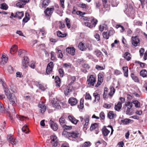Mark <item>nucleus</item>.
<instances>
[{
  "instance_id": "5fc2aeb1",
  "label": "nucleus",
  "mask_w": 147,
  "mask_h": 147,
  "mask_svg": "<svg viewBox=\"0 0 147 147\" xmlns=\"http://www.w3.org/2000/svg\"><path fill=\"white\" fill-rule=\"evenodd\" d=\"M7 70L10 74H12L14 72L13 68L11 66H9L8 67Z\"/></svg>"
},
{
  "instance_id": "7c9ffc66",
  "label": "nucleus",
  "mask_w": 147,
  "mask_h": 147,
  "mask_svg": "<svg viewBox=\"0 0 147 147\" xmlns=\"http://www.w3.org/2000/svg\"><path fill=\"white\" fill-rule=\"evenodd\" d=\"M122 103L120 101H119L117 105L115 106V110L117 111H119L122 107Z\"/></svg>"
},
{
  "instance_id": "473e14b6",
  "label": "nucleus",
  "mask_w": 147,
  "mask_h": 147,
  "mask_svg": "<svg viewBox=\"0 0 147 147\" xmlns=\"http://www.w3.org/2000/svg\"><path fill=\"white\" fill-rule=\"evenodd\" d=\"M116 116V114L114 113L113 111H110L108 113V116L110 119H113Z\"/></svg>"
},
{
  "instance_id": "49530a36",
  "label": "nucleus",
  "mask_w": 147,
  "mask_h": 147,
  "mask_svg": "<svg viewBox=\"0 0 147 147\" xmlns=\"http://www.w3.org/2000/svg\"><path fill=\"white\" fill-rule=\"evenodd\" d=\"M50 139L51 140V142H54L58 140L57 137L55 135H53L50 136Z\"/></svg>"
},
{
  "instance_id": "338daca9",
  "label": "nucleus",
  "mask_w": 147,
  "mask_h": 147,
  "mask_svg": "<svg viewBox=\"0 0 147 147\" xmlns=\"http://www.w3.org/2000/svg\"><path fill=\"white\" fill-rule=\"evenodd\" d=\"M100 117L102 119H105V115L103 112H101L100 114Z\"/></svg>"
},
{
  "instance_id": "603ef678",
  "label": "nucleus",
  "mask_w": 147,
  "mask_h": 147,
  "mask_svg": "<svg viewBox=\"0 0 147 147\" xmlns=\"http://www.w3.org/2000/svg\"><path fill=\"white\" fill-rule=\"evenodd\" d=\"M77 14L79 15L80 17H84L83 15L86 14V13L84 12H82L80 11H77L76 12Z\"/></svg>"
},
{
  "instance_id": "a878e982",
  "label": "nucleus",
  "mask_w": 147,
  "mask_h": 147,
  "mask_svg": "<svg viewBox=\"0 0 147 147\" xmlns=\"http://www.w3.org/2000/svg\"><path fill=\"white\" fill-rule=\"evenodd\" d=\"M28 59L27 57H24L23 60L22 61L23 66L25 68L27 67L28 65Z\"/></svg>"
},
{
  "instance_id": "6e6552de",
  "label": "nucleus",
  "mask_w": 147,
  "mask_h": 147,
  "mask_svg": "<svg viewBox=\"0 0 147 147\" xmlns=\"http://www.w3.org/2000/svg\"><path fill=\"white\" fill-rule=\"evenodd\" d=\"M7 98L9 99L10 104L14 106L16 105L17 102V98L14 94H11Z\"/></svg>"
},
{
  "instance_id": "9b49d317",
  "label": "nucleus",
  "mask_w": 147,
  "mask_h": 147,
  "mask_svg": "<svg viewBox=\"0 0 147 147\" xmlns=\"http://www.w3.org/2000/svg\"><path fill=\"white\" fill-rule=\"evenodd\" d=\"M54 9L53 6L51 8L47 7L44 11V13L46 16L49 17L51 16L52 14Z\"/></svg>"
},
{
  "instance_id": "f8f14e48",
  "label": "nucleus",
  "mask_w": 147,
  "mask_h": 147,
  "mask_svg": "<svg viewBox=\"0 0 147 147\" xmlns=\"http://www.w3.org/2000/svg\"><path fill=\"white\" fill-rule=\"evenodd\" d=\"M7 138L8 140L12 145H16L18 142L17 140L14 138L13 135H8Z\"/></svg>"
},
{
  "instance_id": "f704fd0d",
  "label": "nucleus",
  "mask_w": 147,
  "mask_h": 147,
  "mask_svg": "<svg viewBox=\"0 0 147 147\" xmlns=\"http://www.w3.org/2000/svg\"><path fill=\"white\" fill-rule=\"evenodd\" d=\"M29 14L28 13L26 12L25 13V15L24 18L22 20L23 22L24 23L27 22L30 20Z\"/></svg>"
},
{
  "instance_id": "dca6fc26",
  "label": "nucleus",
  "mask_w": 147,
  "mask_h": 147,
  "mask_svg": "<svg viewBox=\"0 0 147 147\" xmlns=\"http://www.w3.org/2000/svg\"><path fill=\"white\" fill-rule=\"evenodd\" d=\"M68 118L69 120L72 123L76 124L78 122L79 120L76 119L73 116L69 115L68 116Z\"/></svg>"
},
{
  "instance_id": "f3484780",
  "label": "nucleus",
  "mask_w": 147,
  "mask_h": 147,
  "mask_svg": "<svg viewBox=\"0 0 147 147\" xmlns=\"http://www.w3.org/2000/svg\"><path fill=\"white\" fill-rule=\"evenodd\" d=\"M93 96L94 98V100L93 101V103L98 102L99 101L100 99V96L97 92L93 93Z\"/></svg>"
},
{
  "instance_id": "4be33fe9",
  "label": "nucleus",
  "mask_w": 147,
  "mask_h": 147,
  "mask_svg": "<svg viewBox=\"0 0 147 147\" xmlns=\"http://www.w3.org/2000/svg\"><path fill=\"white\" fill-rule=\"evenodd\" d=\"M123 57L127 61H129L131 58V55L130 53L128 52H125L123 54Z\"/></svg>"
},
{
  "instance_id": "a211bd4d",
  "label": "nucleus",
  "mask_w": 147,
  "mask_h": 147,
  "mask_svg": "<svg viewBox=\"0 0 147 147\" xmlns=\"http://www.w3.org/2000/svg\"><path fill=\"white\" fill-rule=\"evenodd\" d=\"M38 107L40 108V112L42 114L44 113L46 111L47 107L44 104V103H42L41 104H39L38 105Z\"/></svg>"
},
{
  "instance_id": "ea45409f",
  "label": "nucleus",
  "mask_w": 147,
  "mask_h": 147,
  "mask_svg": "<svg viewBox=\"0 0 147 147\" xmlns=\"http://www.w3.org/2000/svg\"><path fill=\"white\" fill-rule=\"evenodd\" d=\"M80 105L78 106V108L81 109H82L84 107V100L81 99L80 101Z\"/></svg>"
},
{
  "instance_id": "e433bc0d",
  "label": "nucleus",
  "mask_w": 147,
  "mask_h": 147,
  "mask_svg": "<svg viewBox=\"0 0 147 147\" xmlns=\"http://www.w3.org/2000/svg\"><path fill=\"white\" fill-rule=\"evenodd\" d=\"M56 53L57 54V57L59 58L62 59L63 57V54L62 53L61 51L60 50L58 49H57Z\"/></svg>"
},
{
  "instance_id": "13d9d810",
  "label": "nucleus",
  "mask_w": 147,
  "mask_h": 147,
  "mask_svg": "<svg viewBox=\"0 0 147 147\" xmlns=\"http://www.w3.org/2000/svg\"><path fill=\"white\" fill-rule=\"evenodd\" d=\"M60 76L61 77H63L64 75V71L62 68H60L58 70Z\"/></svg>"
},
{
  "instance_id": "aec40b11",
  "label": "nucleus",
  "mask_w": 147,
  "mask_h": 147,
  "mask_svg": "<svg viewBox=\"0 0 147 147\" xmlns=\"http://www.w3.org/2000/svg\"><path fill=\"white\" fill-rule=\"evenodd\" d=\"M78 47L79 49L82 51H85L86 49V45L82 42L79 43Z\"/></svg>"
},
{
  "instance_id": "6e6d98bb",
  "label": "nucleus",
  "mask_w": 147,
  "mask_h": 147,
  "mask_svg": "<svg viewBox=\"0 0 147 147\" xmlns=\"http://www.w3.org/2000/svg\"><path fill=\"white\" fill-rule=\"evenodd\" d=\"M24 5L22 2L20 1L16 4V6L20 8L23 7Z\"/></svg>"
},
{
  "instance_id": "1a4fd4ad",
  "label": "nucleus",
  "mask_w": 147,
  "mask_h": 147,
  "mask_svg": "<svg viewBox=\"0 0 147 147\" xmlns=\"http://www.w3.org/2000/svg\"><path fill=\"white\" fill-rule=\"evenodd\" d=\"M54 67V65L53 62H50L47 65L46 74L49 75L52 73L53 71V70Z\"/></svg>"
},
{
  "instance_id": "09e8293b",
  "label": "nucleus",
  "mask_w": 147,
  "mask_h": 147,
  "mask_svg": "<svg viewBox=\"0 0 147 147\" xmlns=\"http://www.w3.org/2000/svg\"><path fill=\"white\" fill-rule=\"evenodd\" d=\"M0 8L4 10H7L8 8V6L5 3H3L1 4Z\"/></svg>"
},
{
  "instance_id": "37998d69",
  "label": "nucleus",
  "mask_w": 147,
  "mask_h": 147,
  "mask_svg": "<svg viewBox=\"0 0 147 147\" xmlns=\"http://www.w3.org/2000/svg\"><path fill=\"white\" fill-rule=\"evenodd\" d=\"M91 145V143L90 142H86L81 146V147H89Z\"/></svg>"
},
{
  "instance_id": "9d476101",
  "label": "nucleus",
  "mask_w": 147,
  "mask_h": 147,
  "mask_svg": "<svg viewBox=\"0 0 147 147\" xmlns=\"http://www.w3.org/2000/svg\"><path fill=\"white\" fill-rule=\"evenodd\" d=\"M131 39V43L134 46L136 47L137 46L140 45V40L138 36H136L135 37L132 36Z\"/></svg>"
},
{
  "instance_id": "ddd939ff",
  "label": "nucleus",
  "mask_w": 147,
  "mask_h": 147,
  "mask_svg": "<svg viewBox=\"0 0 147 147\" xmlns=\"http://www.w3.org/2000/svg\"><path fill=\"white\" fill-rule=\"evenodd\" d=\"M66 52L72 55H75V49L74 47H67L66 49Z\"/></svg>"
},
{
  "instance_id": "393cba45",
  "label": "nucleus",
  "mask_w": 147,
  "mask_h": 147,
  "mask_svg": "<svg viewBox=\"0 0 147 147\" xmlns=\"http://www.w3.org/2000/svg\"><path fill=\"white\" fill-rule=\"evenodd\" d=\"M59 122L60 125L62 126L63 127H65V125L66 121L64 117L63 116H61L59 119Z\"/></svg>"
},
{
  "instance_id": "864d4df0",
  "label": "nucleus",
  "mask_w": 147,
  "mask_h": 147,
  "mask_svg": "<svg viewBox=\"0 0 147 147\" xmlns=\"http://www.w3.org/2000/svg\"><path fill=\"white\" fill-rule=\"evenodd\" d=\"M85 99L86 100H92V98L89 93H86L85 96Z\"/></svg>"
},
{
  "instance_id": "c756f323",
  "label": "nucleus",
  "mask_w": 147,
  "mask_h": 147,
  "mask_svg": "<svg viewBox=\"0 0 147 147\" xmlns=\"http://www.w3.org/2000/svg\"><path fill=\"white\" fill-rule=\"evenodd\" d=\"M115 90L113 86H111L110 88V92L108 94V95L111 97H112L115 93Z\"/></svg>"
},
{
  "instance_id": "f257e3e1",
  "label": "nucleus",
  "mask_w": 147,
  "mask_h": 147,
  "mask_svg": "<svg viewBox=\"0 0 147 147\" xmlns=\"http://www.w3.org/2000/svg\"><path fill=\"white\" fill-rule=\"evenodd\" d=\"M96 82V75H89L87 76L86 83L87 86L89 87H93Z\"/></svg>"
},
{
  "instance_id": "c03bdc74",
  "label": "nucleus",
  "mask_w": 147,
  "mask_h": 147,
  "mask_svg": "<svg viewBox=\"0 0 147 147\" xmlns=\"http://www.w3.org/2000/svg\"><path fill=\"white\" fill-rule=\"evenodd\" d=\"M50 2L49 0H44L43 1L42 3V5L43 7H45L47 6Z\"/></svg>"
},
{
  "instance_id": "de8ad7c7",
  "label": "nucleus",
  "mask_w": 147,
  "mask_h": 147,
  "mask_svg": "<svg viewBox=\"0 0 147 147\" xmlns=\"http://www.w3.org/2000/svg\"><path fill=\"white\" fill-rule=\"evenodd\" d=\"M94 53L95 55L98 57H100L102 54V52L100 51V50L96 49L94 51Z\"/></svg>"
},
{
  "instance_id": "2eb2a0df",
  "label": "nucleus",
  "mask_w": 147,
  "mask_h": 147,
  "mask_svg": "<svg viewBox=\"0 0 147 147\" xmlns=\"http://www.w3.org/2000/svg\"><path fill=\"white\" fill-rule=\"evenodd\" d=\"M69 103L71 106L75 105L78 103L76 99L74 97H71L68 100Z\"/></svg>"
},
{
  "instance_id": "72a5a7b5",
  "label": "nucleus",
  "mask_w": 147,
  "mask_h": 147,
  "mask_svg": "<svg viewBox=\"0 0 147 147\" xmlns=\"http://www.w3.org/2000/svg\"><path fill=\"white\" fill-rule=\"evenodd\" d=\"M132 120L127 118H126L121 120V122L123 125H126L129 124L131 121Z\"/></svg>"
},
{
  "instance_id": "5701e85b",
  "label": "nucleus",
  "mask_w": 147,
  "mask_h": 147,
  "mask_svg": "<svg viewBox=\"0 0 147 147\" xmlns=\"http://www.w3.org/2000/svg\"><path fill=\"white\" fill-rule=\"evenodd\" d=\"M55 82L56 83V86L57 87L59 88L60 86V84L61 83V79L58 76H56L55 77Z\"/></svg>"
},
{
  "instance_id": "bb28decb",
  "label": "nucleus",
  "mask_w": 147,
  "mask_h": 147,
  "mask_svg": "<svg viewBox=\"0 0 147 147\" xmlns=\"http://www.w3.org/2000/svg\"><path fill=\"white\" fill-rule=\"evenodd\" d=\"M18 47L16 45L12 46L10 49V53L12 54H14L17 51Z\"/></svg>"
},
{
  "instance_id": "412c9836",
  "label": "nucleus",
  "mask_w": 147,
  "mask_h": 147,
  "mask_svg": "<svg viewBox=\"0 0 147 147\" xmlns=\"http://www.w3.org/2000/svg\"><path fill=\"white\" fill-rule=\"evenodd\" d=\"M24 15L23 11L19 12L17 11L16 12L14 18H18L19 19H21L22 18L23 16Z\"/></svg>"
},
{
  "instance_id": "c9c22d12",
  "label": "nucleus",
  "mask_w": 147,
  "mask_h": 147,
  "mask_svg": "<svg viewBox=\"0 0 147 147\" xmlns=\"http://www.w3.org/2000/svg\"><path fill=\"white\" fill-rule=\"evenodd\" d=\"M108 89L107 88H105L104 89V91L103 94V98L104 99L107 98L108 97Z\"/></svg>"
},
{
  "instance_id": "cd10ccee",
  "label": "nucleus",
  "mask_w": 147,
  "mask_h": 147,
  "mask_svg": "<svg viewBox=\"0 0 147 147\" xmlns=\"http://www.w3.org/2000/svg\"><path fill=\"white\" fill-rule=\"evenodd\" d=\"M131 77L132 80L135 82L137 83H139L140 81L139 79L138 76H136L134 73H131Z\"/></svg>"
},
{
  "instance_id": "20e7f679",
  "label": "nucleus",
  "mask_w": 147,
  "mask_h": 147,
  "mask_svg": "<svg viewBox=\"0 0 147 147\" xmlns=\"http://www.w3.org/2000/svg\"><path fill=\"white\" fill-rule=\"evenodd\" d=\"M51 103L53 107L58 109H62L63 107H62V106L64 105V104L63 102H61L56 100H52L51 101Z\"/></svg>"
},
{
  "instance_id": "4d7b16f0",
  "label": "nucleus",
  "mask_w": 147,
  "mask_h": 147,
  "mask_svg": "<svg viewBox=\"0 0 147 147\" xmlns=\"http://www.w3.org/2000/svg\"><path fill=\"white\" fill-rule=\"evenodd\" d=\"M119 28H121V30H120V32H123L124 31L125 29L123 26L120 25H117L116 26V28L117 29Z\"/></svg>"
},
{
  "instance_id": "4c0bfd02",
  "label": "nucleus",
  "mask_w": 147,
  "mask_h": 147,
  "mask_svg": "<svg viewBox=\"0 0 147 147\" xmlns=\"http://www.w3.org/2000/svg\"><path fill=\"white\" fill-rule=\"evenodd\" d=\"M98 20L94 18H93L91 20V23L93 28L95 27L97 24Z\"/></svg>"
},
{
  "instance_id": "8fccbe9b",
  "label": "nucleus",
  "mask_w": 147,
  "mask_h": 147,
  "mask_svg": "<svg viewBox=\"0 0 147 147\" xmlns=\"http://www.w3.org/2000/svg\"><path fill=\"white\" fill-rule=\"evenodd\" d=\"M22 131L25 133H28V132L29 129L28 128L27 125H24L22 128Z\"/></svg>"
},
{
  "instance_id": "a18cd8bd",
  "label": "nucleus",
  "mask_w": 147,
  "mask_h": 147,
  "mask_svg": "<svg viewBox=\"0 0 147 147\" xmlns=\"http://www.w3.org/2000/svg\"><path fill=\"white\" fill-rule=\"evenodd\" d=\"M89 117L88 115H86L84 117V121L85 122V123L84 124L85 126H88L89 121Z\"/></svg>"
},
{
  "instance_id": "0eeeda50",
  "label": "nucleus",
  "mask_w": 147,
  "mask_h": 147,
  "mask_svg": "<svg viewBox=\"0 0 147 147\" xmlns=\"http://www.w3.org/2000/svg\"><path fill=\"white\" fill-rule=\"evenodd\" d=\"M0 82L1 84H2L3 86V88L4 89V91L5 93V94L7 97L8 96H9L12 93H11L8 88H7V86L6 84L2 80V79H0Z\"/></svg>"
},
{
  "instance_id": "c85d7f7f",
  "label": "nucleus",
  "mask_w": 147,
  "mask_h": 147,
  "mask_svg": "<svg viewBox=\"0 0 147 147\" xmlns=\"http://www.w3.org/2000/svg\"><path fill=\"white\" fill-rule=\"evenodd\" d=\"M140 75L142 77L147 78V70L143 69L140 72Z\"/></svg>"
},
{
  "instance_id": "39448f33",
  "label": "nucleus",
  "mask_w": 147,
  "mask_h": 147,
  "mask_svg": "<svg viewBox=\"0 0 147 147\" xmlns=\"http://www.w3.org/2000/svg\"><path fill=\"white\" fill-rule=\"evenodd\" d=\"M104 72H102L98 74V82L96 84L95 86V87H98L101 84L104 80Z\"/></svg>"
},
{
  "instance_id": "79ce46f5",
  "label": "nucleus",
  "mask_w": 147,
  "mask_h": 147,
  "mask_svg": "<svg viewBox=\"0 0 147 147\" xmlns=\"http://www.w3.org/2000/svg\"><path fill=\"white\" fill-rule=\"evenodd\" d=\"M98 127V125L97 123H94L91 124L90 126V129L91 131H92L94 129L97 128Z\"/></svg>"
},
{
  "instance_id": "6ab92c4d",
  "label": "nucleus",
  "mask_w": 147,
  "mask_h": 147,
  "mask_svg": "<svg viewBox=\"0 0 147 147\" xmlns=\"http://www.w3.org/2000/svg\"><path fill=\"white\" fill-rule=\"evenodd\" d=\"M101 131L103 135L105 137L107 136L110 132V131L105 126H104L101 129Z\"/></svg>"
},
{
  "instance_id": "774afa93",
  "label": "nucleus",
  "mask_w": 147,
  "mask_h": 147,
  "mask_svg": "<svg viewBox=\"0 0 147 147\" xmlns=\"http://www.w3.org/2000/svg\"><path fill=\"white\" fill-rule=\"evenodd\" d=\"M82 66L84 68H86L88 69H89L90 68V66L89 65L86 63H84L82 65Z\"/></svg>"
},
{
  "instance_id": "a19ab883",
  "label": "nucleus",
  "mask_w": 147,
  "mask_h": 147,
  "mask_svg": "<svg viewBox=\"0 0 147 147\" xmlns=\"http://www.w3.org/2000/svg\"><path fill=\"white\" fill-rule=\"evenodd\" d=\"M132 104L133 103L135 105V107L136 108H139L140 107V103L137 100H134L132 102Z\"/></svg>"
},
{
  "instance_id": "b1692460",
  "label": "nucleus",
  "mask_w": 147,
  "mask_h": 147,
  "mask_svg": "<svg viewBox=\"0 0 147 147\" xmlns=\"http://www.w3.org/2000/svg\"><path fill=\"white\" fill-rule=\"evenodd\" d=\"M1 59V65H4L6 63L8 60V58L6 57L4 55H2V56Z\"/></svg>"
},
{
  "instance_id": "2f4dec72",
  "label": "nucleus",
  "mask_w": 147,
  "mask_h": 147,
  "mask_svg": "<svg viewBox=\"0 0 147 147\" xmlns=\"http://www.w3.org/2000/svg\"><path fill=\"white\" fill-rule=\"evenodd\" d=\"M70 86L68 85L66 87L64 90V93L66 96L68 95L69 92L72 91L71 89H70Z\"/></svg>"
},
{
  "instance_id": "e2e57ef3",
  "label": "nucleus",
  "mask_w": 147,
  "mask_h": 147,
  "mask_svg": "<svg viewBox=\"0 0 147 147\" xmlns=\"http://www.w3.org/2000/svg\"><path fill=\"white\" fill-rule=\"evenodd\" d=\"M71 65L69 63H65L63 64V67L65 68H71Z\"/></svg>"
},
{
  "instance_id": "052dcab7",
  "label": "nucleus",
  "mask_w": 147,
  "mask_h": 147,
  "mask_svg": "<svg viewBox=\"0 0 147 147\" xmlns=\"http://www.w3.org/2000/svg\"><path fill=\"white\" fill-rule=\"evenodd\" d=\"M51 59L52 60H54L56 58L55 56V53L53 51L51 52Z\"/></svg>"
},
{
  "instance_id": "423d86ee",
  "label": "nucleus",
  "mask_w": 147,
  "mask_h": 147,
  "mask_svg": "<svg viewBox=\"0 0 147 147\" xmlns=\"http://www.w3.org/2000/svg\"><path fill=\"white\" fill-rule=\"evenodd\" d=\"M115 33V31L113 29L110 30L107 32H104L102 34L103 38L107 40L110 36L113 35Z\"/></svg>"
},
{
  "instance_id": "0e129e2a",
  "label": "nucleus",
  "mask_w": 147,
  "mask_h": 147,
  "mask_svg": "<svg viewBox=\"0 0 147 147\" xmlns=\"http://www.w3.org/2000/svg\"><path fill=\"white\" fill-rule=\"evenodd\" d=\"M144 51V48H141L140 49L139 52L140 53V55L141 57L143 55Z\"/></svg>"
},
{
  "instance_id": "69168bd1",
  "label": "nucleus",
  "mask_w": 147,
  "mask_h": 147,
  "mask_svg": "<svg viewBox=\"0 0 147 147\" xmlns=\"http://www.w3.org/2000/svg\"><path fill=\"white\" fill-rule=\"evenodd\" d=\"M84 24L86 26H87L90 28H93V27H92V25L91 24V23L88 22H85L84 23Z\"/></svg>"
},
{
  "instance_id": "f03ea898",
  "label": "nucleus",
  "mask_w": 147,
  "mask_h": 147,
  "mask_svg": "<svg viewBox=\"0 0 147 147\" xmlns=\"http://www.w3.org/2000/svg\"><path fill=\"white\" fill-rule=\"evenodd\" d=\"M79 134L77 131H72L71 132L67 131H64L62 133V135L68 138H76L79 136Z\"/></svg>"
},
{
  "instance_id": "3c124183",
  "label": "nucleus",
  "mask_w": 147,
  "mask_h": 147,
  "mask_svg": "<svg viewBox=\"0 0 147 147\" xmlns=\"http://www.w3.org/2000/svg\"><path fill=\"white\" fill-rule=\"evenodd\" d=\"M65 20L66 22V25L68 28H70L71 27V24H70V20L69 19L67 18H66L65 19Z\"/></svg>"
},
{
  "instance_id": "bf43d9fd",
  "label": "nucleus",
  "mask_w": 147,
  "mask_h": 147,
  "mask_svg": "<svg viewBox=\"0 0 147 147\" xmlns=\"http://www.w3.org/2000/svg\"><path fill=\"white\" fill-rule=\"evenodd\" d=\"M51 144L52 146L54 147H56L58 145L59 143L58 140L55 141L54 142H51Z\"/></svg>"
},
{
  "instance_id": "58836bf2",
  "label": "nucleus",
  "mask_w": 147,
  "mask_h": 147,
  "mask_svg": "<svg viewBox=\"0 0 147 147\" xmlns=\"http://www.w3.org/2000/svg\"><path fill=\"white\" fill-rule=\"evenodd\" d=\"M57 35L59 37L63 38L65 37L67 34H62L61 31H58L57 32Z\"/></svg>"
},
{
  "instance_id": "680f3d73",
  "label": "nucleus",
  "mask_w": 147,
  "mask_h": 147,
  "mask_svg": "<svg viewBox=\"0 0 147 147\" xmlns=\"http://www.w3.org/2000/svg\"><path fill=\"white\" fill-rule=\"evenodd\" d=\"M96 68L98 70H101L104 69L105 68V67H103L100 66L98 65H96Z\"/></svg>"
},
{
  "instance_id": "7ed1b4c3",
  "label": "nucleus",
  "mask_w": 147,
  "mask_h": 147,
  "mask_svg": "<svg viewBox=\"0 0 147 147\" xmlns=\"http://www.w3.org/2000/svg\"><path fill=\"white\" fill-rule=\"evenodd\" d=\"M133 107L132 102L129 101H127L125 102L124 105L123 106V109L124 111L126 110V113L127 114L129 113L130 110Z\"/></svg>"
},
{
  "instance_id": "4468645a",
  "label": "nucleus",
  "mask_w": 147,
  "mask_h": 147,
  "mask_svg": "<svg viewBox=\"0 0 147 147\" xmlns=\"http://www.w3.org/2000/svg\"><path fill=\"white\" fill-rule=\"evenodd\" d=\"M50 124L51 128L54 131H56L58 129V126L56 123L51 120L50 121Z\"/></svg>"
}]
</instances>
